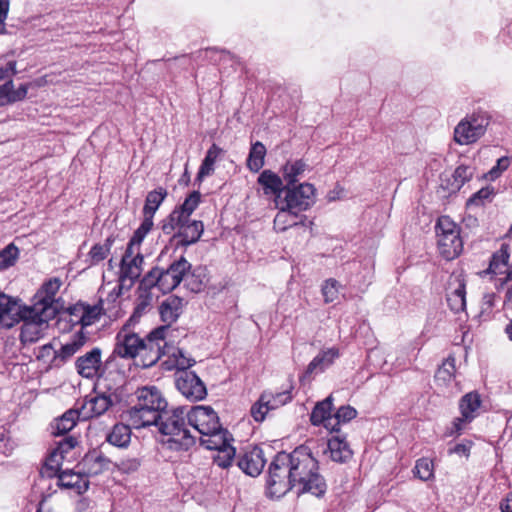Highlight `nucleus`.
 <instances>
[{
	"mask_svg": "<svg viewBox=\"0 0 512 512\" xmlns=\"http://www.w3.org/2000/svg\"><path fill=\"white\" fill-rule=\"evenodd\" d=\"M291 478L294 487L301 486L298 494L311 493L316 497H322L326 493L327 484L319 473V462L313 456L311 448L302 444L288 453Z\"/></svg>",
	"mask_w": 512,
	"mask_h": 512,
	"instance_id": "f03ea898",
	"label": "nucleus"
},
{
	"mask_svg": "<svg viewBox=\"0 0 512 512\" xmlns=\"http://www.w3.org/2000/svg\"><path fill=\"white\" fill-rule=\"evenodd\" d=\"M66 312L69 315V322H71L73 325H82L83 302H78L69 306Z\"/></svg>",
	"mask_w": 512,
	"mask_h": 512,
	"instance_id": "e2e57ef3",
	"label": "nucleus"
},
{
	"mask_svg": "<svg viewBox=\"0 0 512 512\" xmlns=\"http://www.w3.org/2000/svg\"><path fill=\"white\" fill-rule=\"evenodd\" d=\"M78 444V441L73 436H66L64 439L57 443L56 448L54 449L59 455L60 459L65 458V454L69 453L72 449H74Z\"/></svg>",
	"mask_w": 512,
	"mask_h": 512,
	"instance_id": "052dcab7",
	"label": "nucleus"
},
{
	"mask_svg": "<svg viewBox=\"0 0 512 512\" xmlns=\"http://www.w3.org/2000/svg\"><path fill=\"white\" fill-rule=\"evenodd\" d=\"M510 258V245L502 243L499 250L495 251L490 259L487 273L489 274H501V268L508 267V261Z\"/></svg>",
	"mask_w": 512,
	"mask_h": 512,
	"instance_id": "f704fd0d",
	"label": "nucleus"
},
{
	"mask_svg": "<svg viewBox=\"0 0 512 512\" xmlns=\"http://www.w3.org/2000/svg\"><path fill=\"white\" fill-rule=\"evenodd\" d=\"M23 322L20 340L23 343H34L43 337L48 322L56 317L50 308L28 306L21 315Z\"/></svg>",
	"mask_w": 512,
	"mask_h": 512,
	"instance_id": "423d86ee",
	"label": "nucleus"
},
{
	"mask_svg": "<svg viewBox=\"0 0 512 512\" xmlns=\"http://www.w3.org/2000/svg\"><path fill=\"white\" fill-rule=\"evenodd\" d=\"M293 487L288 453L278 452L268 466L266 495L270 498H280Z\"/></svg>",
	"mask_w": 512,
	"mask_h": 512,
	"instance_id": "20e7f679",
	"label": "nucleus"
},
{
	"mask_svg": "<svg viewBox=\"0 0 512 512\" xmlns=\"http://www.w3.org/2000/svg\"><path fill=\"white\" fill-rule=\"evenodd\" d=\"M357 416V410L350 405H343L334 414L336 423L331 426L332 433H340V424L348 423Z\"/></svg>",
	"mask_w": 512,
	"mask_h": 512,
	"instance_id": "c03bdc74",
	"label": "nucleus"
},
{
	"mask_svg": "<svg viewBox=\"0 0 512 512\" xmlns=\"http://www.w3.org/2000/svg\"><path fill=\"white\" fill-rule=\"evenodd\" d=\"M266 152V147L262 142L256 141L251 144L247 157V167L251 172L257 173L264 166Z\"/></svg>",
	"mask_w": 512,
	"mask_h": 512,
	"instance_id": "c9c22d12",
	"label": "nucleus"
},
{
	"mask_svg": "<svg viewBox=\"0 0 512 512\" xmlns=\"http://www.w3.org/2000/svg\"><path fill=\"white\" fill-rule=\"evenodd\" d=\"M475 168L469 165H459L451 176L441 179V186L450 194L457 193L465 183L469 182L474 175Z\"/></svg>",
	"mask_w": 512,
	"mask_h": 512,
	"instance_id": "b1692460",
	"label": "nucleus"
},
{
	"mask_svg": "<svg viewBox=\"0 0 512 512\" xmlns=\"http://www.w3.org/2000/svg\"><path fill=\"white\" fill-rule=\"evenodd\" d=\"M102 351L99 347H94L91 351L87 352L83 356L79 357L76 361V368L78 373L88 379H92L95 376L103 377L101 363Z\"/></svg>",
	"mask_w": 512,
	"mask_h": 512,
	"instance_id": "f3484780",
	"label": "nucleus"
},
{
	"mask_svg": "<svg viewBox=\"0 0 512 512\" xmlns=\"http://www.w3.org/2000/svg\"><path fill=\"white\" fill-rule=\"evenodd\" d=\"M104 444L99 448L89 450L82 458L81 465L86 476H97L109 469L111 459L104 454Z\"/></svg>",
	"mask_w": 512,
	"mask_h": 512,
	"instance_id": "a211bd4d",
	"label": "nucleus"
},
{
	"mask_svg": "<svg viewBox=\"0 0 512 512\" xmlns=\"http://www.w3.org/2000/svg\"><path fill=\"white\" fill-rule=\"evenodd\" d=\"M187 220L179 214L178 210L175 208L171 211V213L166 216L160 223V229L165 235H172L175 234V230L177 231L180 229V227L186 223Z\"/></svg>",
	"mask_w": 512,
	"mask_h": 512,
	"instance_id": "a19ab883",
	"label": "nucleus"
},
{
	"mask_svg": "<svg viewBox=\"0 0 512 512\" xmlns=\"http://www.w3.org/2000/svg\"><path fill=\"white\" fill-rule=\"evenodd\" d=\"M284 197L281 203L288 210L293 209L295 212L308 210L315 203V187L310 183H299L293 187H285Z\"/></svg>",
	"mask_w": 512,
	"mask_h": 512,
	"instance_id": "9d476101",
	"label": "nucleus"
},
{
	"mask_svg": "<svg viewBox=\"0 0 512 512\" xmlns=\"http://www.w3.org/2000/svg\"><path fill=\"white\" fill-rule=\"evenodd\" d=\"M16 74V62L9 61L5 66H0V80L10 77Z\"/></svg>",
	"mask_w": 512,
	"mask_h": 512,
	"instance_id": "774afa93",
	"label": "nucleus"
},
{
	"mask_svg": "<svg viewBox=\"0 0 512 512\" xmlns=\"http://www.w3.org/2000/svg\"><path fill=\"white\" fill-rule=\"evenodd\" d=\"M91 418V414L86 411V405L78 406L67 410L61 417L55 420L54 434L65 435L70 432L79 420H87Z\"/></svg>",
	"mask_w": 512,
	"mask_h": 512,
	"instance_id": "412c9836",
	"label": "nucleus"
},
{
	"mask_svg": "<svg viewBox=\"0 0 512 512\" xmlns=\"http://www.w3.org/2000/svg\"><path fill=\"white\" fill-rule=\"evenodd\" d=\"M446 300L451 311H453L456 314L464 311L466 308V298L453 297L447 295Z\"/></svg>",
	"mask_w": 512,
	"mask_h": 512,
	"instance_id": "0e129e2a",
	"label": "nucleus"
},
{
	"mask_svg": "<svg viewBox=\"0 0 512 512\" xmlns=\"http://www.w3.org/2000/svg\"><path fill=\"white\" fill-rule=\"evenodd\" d=\"M183 305V298L176 295L168 296L159 306L161 321L171 326V324L176 322L180 317Z\"/></svg>",
	"mask_w": 512,
	"mask_h": 512,
	"instance_id": "cd10ccee",
	"label": "nucleus"
},
{
	"mask_svg": "<svg viewBox=\"0 0 512 512\" xmlns=\"http://www.w3.org/2000/svg\"><path fill=\"white\" fill-rule=\"evenodd\" d=\"M169 325L165 324L152 330L145 340L148 347L156 348L158 341H164L166 331L169 329Z\"/></svg>",
	"mask_w": 512,
	"mask_h": 512,
	"instance_id": "bf43d9fd",
	"label": "nucleus"
},
{
	"mask_svg": "<svg viewBox=\"0 0 512 512\" xmlns=\"http://www.w3.org/2000/svg\"><path fill=\"white\" fill-rule=\"evenodd\" d=\"M116 308V305H113V307L104 308L103 307V301L100 300L97 304L90 305L83 302V315H82V325L81 330L83 331L84 328L93 325L99 319L102 315L107 314L109 318L117 317L118 316V310L113 311V309Z\"/></svg>",
	"mask_w": 512,
	"mask_h": 512,
	"instance_id": "bb28decb",
	"label": "nucleus"
},
{
	"mask_svg": "<svg viewBox=\"0 0 512 512\" xmlns=\"http://www.w3.org/2000/svg\"><path fill=\"white\" fill-rule=\"evenodd\" d=\"M132 339H135V342L130 344V359H133L135 366L150 367L160 359L161 355L169 353L162 350L159 343L156 344V348L148 347L145 340L138 338L134 333H130V340Z\"/></svg>",
	"mask_w": 512,
	"mask_h": 512,
	"instance_id": "9b49d317",
	"label": "nucleus"
},
{
	"mask_svg": "<svg viewBox=\"0 0 512 512\" xmlns=\"http://www.w3.org/2000/svg\"><path fill=\"white\" fill-rule=\"evenodd\" d=\"M86 340L87 336L80 330L73 336L70 342L61 345L59 350H54L51 344L44 345L41 355L44 357L53 354L52 364L60 366L70 359L85 344Z\"/></svg>",
	"mask_w": 512,
	"mask_h": 512,
	"instance_id": "ddd939ff",
	"label": "nucleus"
},
{
	"mask_svg": "<svg viewBox=\"0 0 512 512\" xmlns=\"http://www.w3.org/2000/svg\"><path fill=\"white\" fill-rule=\"evenodd\" d=\"M223 152L224 151L222 148L213 143L211 147L207 150L206 155L202 160L199 169L203 170L204 172L210 175L213 174L215 162Z\"/></svg>",
	"mask_w": 512,
	"mask_h": 512,
	"instance_id": "de8ad7c7",
	"label": "nucleus"
},
{
	"mask_svg": "<svg viewBox=\"0 0 512 512\" xmlns=\"http://www.w3.org/2000/svg\"><path fill=\"white\" fill-rule=\"evenodd\" d=\"M28 306L21 305L20 300L0 293V324L12 328L21 322V315Z\"/></svg>",
	"mask_w": 512,
	"mask_h": 512,
	"instance_id": "2eb2a0df",
	"label": "nucleus"
},
{
	"mask_svg": "<svg viewBox=\"0 0 512 512\" xmlns=\"http://www.w3.org/2000/svg\"><path fill=\"white\" fill-rule=\"evenodd\" d=\"M494 194H495V191H494L493 187H491V186L483 187L468 198V200L466 202V207L468 209H470L472 207H482V206H484L485 201L490 202L492 200V197L494 196Z\"/></svg>",
	"mask_w": 512,
	"mask_h": 512,
	"instance_id": "a18cd8bd",
	"label": "nucleus"
},
{
	"mask_svg": "<svg viewBox=\"0 0 512 512\" xmlns=\"http://www.w3.org/2000/svg\"><path fill=\"white\" fill-rule=\"evenodd\" d=\"M279 210L274 218V227L279 231H286L288 228L298 226V212L293 209H287L284 204L281 203L276 206Z\"/></svg>",
	"mask_w": 512,
	"mask_h": 512,
	"instance_id": "72a5a7b5",
	"label": "nucleus"
},
{
	"mask_svg": "<svg viewBox=\"0 0 512 512\" xmlns=\"http://www.w3.org/2000/svg\"><path fill=\"white\" fill-rule=\"evenodd\" d=\"M489 124V119L481 113H473L462 119L454 129V140L460 145H469L481 138Z\"/></svg>",
	"mask_w": 512,
	"mask_h": 512,
	"instance_id": "1a4fd4ad",
	"label": "nucleus"
},
{
	"mask_svg": "<svg viewBox=\"0 0 512 512\" xmlns=\"http://www.w3.org/2000/svg\"><path fill=\"white\" fill-rule=\"evenodd\" d=\"M473 445L471 440H465L462 443L456 444L454 447L449 448V454H457L459 456L468 457L470 455V450Z\"/></svg>",
	"mask_w": 512,
	"mask_h": 512,
	"instance_id": "69168bd1",
	"label": "nucleus"
},
{
	"mask_svg": "<svg viewBox=\"0 0 512 512\" xmlns=\"http://www.w3.org/2000/svg\"><path fill=\"white\" fill-rule=\"evenodd\" d=\"M144 263V257L140 254L130 260V288L133 286L135 281L139 278L142 271V264Z\"/></svg>",
	"mask_w": 512,
	"mask_h": 512,
	"instance_id": "680f3d73",
	"label": "nucleus"
},
{
	"mask_svg": "<svg viewBox=\"0 0 512 512\" xmlns=\"http://www.w3.org/2000/svg\"><path fill=\"white\" fill-rule=\"evenodd\" d=\"M324 452H329L331 460L337 463H346L353 456V451L346 441V435L339 433L328 439L327 449Z\"/></svg>",
	"mask_w": 512,
	"mask_h": 512,
	"instance_id": "393cba45",
	"label": "nucleus"
},
{
	"mask_svg": "<svg viewBox=\"0 0 512 512\" xmlns=\"http://www.w3.org/2000/svg\"><path fill=\"white\" fill-rule=\"evenodd\" d=\"M333 397L329 395L322 401H319L314 406L311 415L310 422L314 426H320L323 424L326 428H329L330 421L332 420L331 411L333 408Z\"/></svg>",
	"mask_w": 512,
	"mask_h": 512,
	"instance_id": "c756f323",
	"label": "nucleus"
},
{
	"mask_svg": "<svg viewBox=\"0 0 512 512\" xmlns=\"http://www.w3.org/2000/svg\"><path fill=\"white\" fill-rule=\"evenodd\" d=\"M112 401L110 397L105 395H97L91 397L90 399H86L80 405H86V411L91 414V418L95 416H100L105 413L108 408L111 406Z\"/></svg>",
	"mask_w": 512,
	"mask_h": 512,
	"instance_id": "4c0bfd02",
	"label": "nucleus"
},
{
	"mask_svg": "<svg viewBox=\"0 0 512 512\" xmlns=\"http://www.w3.org/2000/svg\"><path fill=\"white\" fill-rule=\"evenodd\" d=\"M58 486L63 489H74L78 494L85 493L89 488L87 477L73 470H63L57 474Z\"/></svg>",
	"mask_w": 512,
	"mask_h": 512,
	"instance_id": "c85d7f7f",
	"label": "nucleus"
},
{
	"mask_svg": "<svg viewBox=\"0 0 512 512\" xmlns=\"http://www.w3.org/2000/svg\"><path fill=\"white\" fill-rule=\"evenodd\" d=\"M110 251V244H95L88 253L89 265H96L103 261Z\"/></svg>",
	"mask_w": 512,
	"mask_h": 512,
	"instance_id": "864d4df0",
	"label": "nucleus"
},
{
	"mask_svg": "<svg viewBox=\"0 0 512 512\" xmlns=\"http://www.w3.org/2000/svg\"><path fill=\"white\" fill-rule=\"evenodd\" d=\"M128 279V248L124 251L120 261V276L119 284L113 288L108 294L107 301L109 303H116L124 288V283Z\"/></svg>",
	"mask_w": 512,
	"mask_h": 512,
	"instance_id": "ea45409f",
	"label": "nucleus"
},
{
	"mask_svg": "<svg viewBox=\"0 0 512 512\" xmlns=\"http://www.w3.org/2000/svg\"><path fill=\"white\" fill-rule=\"evenodd\" d=\"M201 202V193L198 190L192 191L184 200V202L176 206L179 214L182 215L185 220H189L192 213L197 209Z\"/></svg>",
	"mask_w": 512,
	"mask_h": 512,
	"instance_id": "37998d69",
	"label": "nucleus"
},
{
	"mask_svg": "<svg viewBox=\"0 0 512 512\" xmlns=\"http://www.w3.org/2000/svg\"><path fill=\"white\" fill-rule=\"evenodd\" d=\"M61 284L62 282L59 278H52L46 281L35 295L37 300L32 306L37 308H50L53 311V315H57V308L54 302Z\"/></svg>",
	"mask_w": 512,
	"mask_h": 512,
	"instance_id": "5701e85b",
	"label": "nucleus"
},
{
	"mask_svg": "<svg viewBox=\"0 0 512 512\" xmlns=\"http://www.w3.org/2000/svg\"><path fill=\"white\" fill-rule=\"evenodd\" d=\"M128 364V320L122 325L115 338L112 353L106 359L102 367L103 377L112 381L125 378Z\"/></svg>",
	"mask_w": 512,
	"mask_h": 512,
	"instance_id": "39448f33",
	"label": "nucleus"
},
{
	"mask_svg": "<svg viewBox=\"0 0 512 512\" xmlns=\"http://www.w3.org/2000/svg\"><path fill=\"white\" fill-rule=\"evenodd\" d=\"M414 476L422 481H428L433 477V462L427 458H420L416 461L413 469Z\"/></svg>",
	"mask_w": 512,
	"mask_h": 512,
	"instance_id": "3c124183",
	"label": "nucleus"
},
{
	"mask_svg": "<svg viewBox=\"0 0 512 512\" xmlns=\"http://www.w3.org/2000/svg\"><path fill=\"white\" fill-rule=\"evenodd\" d=\"M188 427L191 426L201 436L215 430L221 424L217 413L210 406H193L187 409Z\"/></svg>",
	"mask_w": 512,
	"mask_h": 512,
	"instance_id": "f8f14e48",
	"label": "nucleus"
},
{
	"mask_svg": "<svg viewBox=\"0 0 512 512\" xmlns=\"http://www.w3.org/2000/svg\"><path fill=\"white\" fill-rule=\"evenodd\" d=\"M19 249L14 243L8 244L0 251V270L13 266L19 258Z\"/></svg>",
	"mask_w": 512,
	"mask_h": 512,
	"instance_id": "09e8293b",
	"label": "nucleus"
},
{
	"mask_svg": "<svg viewBox=\"0 0 512 512\" xmlns=\"http://www.w3.org/2000/svg\"><path fill=\"white\" fill-rule=\"evenodd\" d=\"M448 296L466 298V284L459 276L449 282Z\"/></svg>",
	"mask_w": 512,
	"mask_h": 512,
	"instance_id": "13d9d810",
	"label": "nucleus"
},
{
	"mask_svg": "<svg viewBox=\"0 0 512 512\" xmlns=\"http://www.w3.org/2000/svg\"><path fill=\"white\" fill-rule=\"evenodd\" d=\"M192 264L184 257L174 260L166 269L151 268L141 279L145 288L157 287L163 294L177 288L182 280L191 272Z\"/></svg>",
	"mask_w": 512,
	"mask_h": 512,
	"instance_id": "7ed1b4c3",
	"label": "nucleus"
},
{
	"mask_svg": "<svg viewBox=\"0 0 512 512\" xmlns=\"http://www.w3.org/2000/svg\"><path fill=\"white\" fill-rule=\"evenodd\" d=\"M511 164V159L510 157L508 156H502L500 157L497 162H496V165L493 166L488 172L487 174H485V177L488 178L489 180L491 181H494L496 180L497 178H499L501 176V174L506 171L509 166Z\"/></svg>",
	"mask_w": 512,
	"mask_h": 512,
	"instance_id": "5fc2aeb1",
	"label": "nucleus"
},
{
	"mask_svg": "<svg viewBox=\"0 0 512 512\" xmlns=\"http://www.w3.org/2000/svg\"><path fill=\"white\" fill-rule=\"evenodd\" d=\"M306 168L307 164L302 159L287 161L280 170L285 187L290 188L298 185L299 177L302 176Z\"/></svg>",
	"mask_w": 512,
	"mask_h": 512,
	"instance_id": "7c9ffc66",
	"label": "nucleus"
},
{
	"mask_svg": "<svg viewBox=\"0 0 512 512\" xmlns=\"http://www.w3.org/2000/svg\"><path fill=\"white\" fill-rule=\"evenodd\" d=\"M339 357V350L335 347L321 350L308 364L303 374L299 377L301 383L311 381L314 377L328 368L336 358Z\"/></svg>",
	"mask_w": 512,
	"mask_h": 512,
	"instance_id": "dca6fc26",
	"label": "nucleus"
},
{
	"mask_svg": "<svg viewBox=\"0 0 512 512\" xmlns=\"http://www.w3.org/2000/svg\"><path fill=\"white\" fill-rule=\"evenodd\" d=\"M215 430L200 437V445L208 450H218L231 445L234 441L232 434L221 424Z\"/></svg>",
	"mask_w": 512,
	"mask_h": 512,
	"instance_id": "a878e982",
	"label": "nucleus"
},
{
	"mask_svg": "<svg viewBox=\"0 0 512 512\" xmlns=\"http://www.w3.org/2000/svg\"><path fill=\"white\" fill-rule=\"evenodd\" d=\"M257 183L262 187L265 195H273L275 206H279L282 201V194L285 193V185L282 177L272 170H263L257 179Z\"/></svg>",
	"mask_w": 512,
	"mask_h": 512,
	"instance_id": "6ab92c4d",
	"label": "nucleus"
},
{
	"mask_svg": "<svg viewBox=\"0 0 512 512\" xmlns=\"http://www.w3.org/2000/svg\"><path fill=\"white\" fill-rule=\"evenodd\" d=\"M481 403V396L476 391L466 393L462 396L459 402V408L464 419L472 421L476 417V412L480 408Z\"/></svg>",
	"mask_w": 512,
	"mask_h": 512,
	"instance_id": "2f4dec72",
	"label": "nucleus"
},
{
	"mask_svg": "<svg viewBox=\"0 0 512 512\" xmlns=\"http://www.w3.org/2000/svg\"><path fill=\"white\" fill-rule=\"evenodd\" d=\"M338 286V282L333 278L325 281L322 286V294L326 303H331L337 299L339 294Z\"/></svg>",
	"mask_w": 512,
	"mask_h": 512,
	"instance_id": "4d7b16f0",
	"label": "nucleus"
},
{
	"mask_svg": "<svg viewBox=\"0 0 512 512\" xmlns=\"http://www.w3.org/2000/svg\"><path fill=\"white\" fill-rule=\"evenodd\" d=\"M185 398L200 401L207 396V386H176Z\"/></svg>",
	"mask_w": 512,
	"mask_h": 512,
	"instance_id": "603ef678",
	"label": "nucleus"
},
{
	"mask_svg": "<svg viewBox=\"0 0 512 512\" xmlns=\"http://www.w3.org/2000/svg\"><path fill=\"white\" fill-rule=\"evenodd\" d=\"M106 441L112 446L118 448L128 447V424L117 423L113 429L107 434Z\"/></svg>",
	"mask_w": 512,
	"mask_h": 512,
	"instance_id": "58836bf2",
	"label": "nucleus"
},
{
	"mask_svg": "<svg viewBox=\"0 0 512 512\" xmlns=\"http://www.w3.org/2000/svg\"><path fill=\"white\" fill-rule=\"evenodd\" d=\"M137 403L130 407V430L155 426L168 436L162 441L173 451H188L196 443V437L188 428L187 407L168 408V402L156 386H142L136 391Z\"/></svg>",
	"mask_w": 512,
	"mask_h": 512,
	"instance_id": "f257e3e1",
	"label": "nucleus"
},
{
	"mask_svg": "<svg viewBox=\"0 0 512 512\" xmlns=\"http://www.w3.org/2000/svg\"><path fill=\"white\" fill-rule=\"evenodd\" d=\"M152 288L142 287L141 282L138 287V297L136 299V305L132 315H130V324L137 322L141 316L147 312L149 307L151 306L153 294L151 292Z\"/></svg>",
	"mask_w": 512,
	"mask_h": 512,
	"instance_id": "473e14b6",
	"label": "nucleus"
},
{
	"mask_svg": "<svg viewBox=\"0 0 512 512\" xmlns=\"http://www.w3.org/2000/svg\"><path fill=\"white\" fill-rule=\"evenodd\" d=\"M455 373V358L448 357L435 373V380L444 384L453 380Z\"/></svg>",
	"mask_w": 512,
	"mask_h": 512,
	"instance_id": "49530a36",
	"label": "nucleus"
},
{
	"mask_svg": "<svg viewBox=\"0 0 512 512\" xmlns=\"http://www.w3.org/2000/svg\"><path fill=\"white\" fill-rule=\"evenodd\" d=\"M61 460L60 455L53 450L46 462L47 469L53 470L56 476L60 472L59 467L61 465Z\"/></svg>",
	"mask_w": 512,
	"mask_h": 512,
	"instance_id": "338daca9",
	"label": "nucleus"
},
{
	"mask_svg": "<svg viewBox=\"0 0 512 512\" xmlns=\"http://www.w3.org/2000/svg\"><path fill=\"white\" fill-rule=\"evenodd\" d=\"M166 196L167 191L163 187H159L147 194L143 207V221L130 238V248L135 244H141L146 235L151 231L154 225V215Z\"/></svg>",
	"mask_w": 512,
	"mask_h": 512,
	"instance_id": "6e6552de",
	"label": "nucleus"
},
{
	"mask_svg": "<svg viewBox=\"0 0 512 512\" xmlns=\"http://www.w3.org/2000/svg\"><path fill=\"white\" fill-rule=\"evenodd\" d=\"M440 254L447 260L458 257L463 250L460 227L449 216H441L435 225Z\"/></svg>",
	"mask_w": 512,
	"mask_h": 512,
	"instance_id": "0eeeda50",
	"label": "nucleus"
},
{
	"mask_svg": "<svg viewBox=\"0 0 512 512\" xmlns=\"http://www.w3.org/2000/svg\"><path fill=\"white\" fill-rule=\"evenodd\" d=\"M204 232V224L201 220H188L173 234V239L179 238L176 247H188L199 241Z\"/></svg>",
	"mask_w": 512,
	"mask_h": 512,
	"instance_id": "4be33fe9",
	"label": "nucleus"
},
{
	"mask_svg": "<svg viewBox=\"0 0 512 512\" xmlns=\"http://www.w3.org/2000/svg\"><path fill=\"white\" fill-rule=\"evenodd\" d=\"M266 397V395H260L259 399L251 406L250 414L256 422L264 421L269 412L267 402H265Z\"/></svg>",
	"mask_w": 512,
	"mask_h": 512,
	"instance_id": "6e6d98bb",
	"label": "nucleus"
},
{
	"mask_svg": "<svg viewBox=\"0 0 512 512\" xmlns=\"http://www.w3.org/2000/svg\"><path fill=\"white\" fill-rule=\"evenodd\" d=\"M29 85L21 84L18 89H14L11 79L0 85V99H5L6 103H15L23 100L28 92Z\"/></svg>",
	"mask_w": 512,
	"mask_h": 512,
	"instance_id": "e433bc0d",
	"label": "nucleus"
},
{
	"mask_svg": "<svg viewBox=\"0 0 512 512\" xmlns=\"http://www.w3.org/2000/svg\"><path fill=\"white\" fill-rule=\"evenodd\" d=\"M171 355L175 358L173 364L165 362L167 369L177 368L175 384H204L201 378L194 372L188 370L194 365L195 360L185 357L182 349H174Z\"/></svg>",
	"mask_w": 512,
	"mask_h": 512,
	"instance_id": "4468645a",
	"label": "nucleus"
},
{
	"mask_svg": "<svg viewBox=\"0 0 512 512\" xmlns=\"http://www.w3.org/2000/svg\"><path fill=\"white\" fill-rule=\"evenodd\" d=\"M292 388H293V386H290L289 390H284V391L276 392V393H273L271 391H264L261 395L268 396L265 399V402H267V409L269 411L275 410V409L285 405L289 401H291V399H292L291 389Z\"/></svg>",
	"mask_w": 512,
	"mask_h": 512,
	"instance_id": "79ce46f5",
	"label": "nucleus"
},
{
	"mask_svg": "<svg viewBox=\"0 0 512 512\" xmlns=\"http://www.w3.org/2000/svg\"><path fill=\"white\" fill-rule=\"evenodd\" d=\"M217 454L213 457V463L226 469L230 467L236 455V449L232 445L216 450Z\"/></svg>",
	"mask_w": 512,
	"mask_h": 512,
	"instance_id": "8fccbe9b",
	"label": "nucleus"
},
{
	"mask_svg": "<svg viewBox=\"0 0 512 512\" xmlns=\"http://www.w3.org/2000/svg\"><path fill=\"white\" fill-rule=\"evenodd\" d=\"M266 460L264 459L263 450L255 446L250 451L245 452L239 456L237 460L238 468L248 476L256 477L260 475Z\"/></svg>",
	"mask_w": 512,
	"mask_h": 512,
	"instance_id": "aec40b11",
	"label": "nucleus"
}]
</instances>
